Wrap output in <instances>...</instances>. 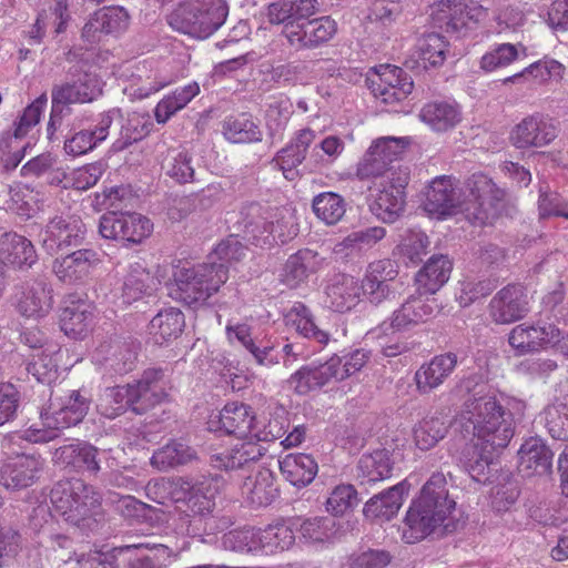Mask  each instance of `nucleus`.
<instances>
[{
  "label": "nucleus",
  "instance_id": "nucleus-1",
  "mask_svg": "<svg viewBox=\"0 0 568 568\" xmlns=\"http://www.w3.org/2000/svg\"><path fill=\"white\" fill-rule=\"evenodd\" d=\"M462 418L471 425L476 447L505 448L515 434L511 414L494 396L468 399Z\"/></svg>",
  "mask_w": 568,
  "mask_h": 568
},
{
  "label": "nucleus",
  "instance_id": "nucleus-2",
  "mask_svg": "<svg viewBox=\"0 0 568 568\" xmlns=\"http://www.w3.org/2000/svg\"><path fill=\"white\" fill-rule=\"evenodd\" d=\"M90 400L80 390L53 399L41 412L42 427L31 426L23 430L21 438L31 443H47L58 437L59 432L78 425L88 414Z\"/></svg>",
  "mask_w": 568,
  "mask_h": 568
},
{
  "label": "nucleus",
  "instance_id": "nucleus-3",
  "mask_svg": "<svg viewBox=\"0 0 568 568\" xmlns=\"http://www.w3.org/2000/svg\"><path fill=\"white\" fill-rule=\"evenodd\" d=\"M229 8L224 0H187L170 16V24L180 32L206 39L225 22Z\"/></svg>",
  "mask_w": 568,
  "mask_h": 568
},
{
  "label": "nucleus",
  "instance_id": "nucleus-4",
  "mask_svg": "<svg viewBox=\"0 0 568 568\" xmlns=\"http://www.w3.org/2000/svg\"><path fill=\"white\" fill-rule=\"evenodd\" d=\"M224 264L202 263L183 267L174 274L175 298L186 305H202L227 281Z\"/></svg>",
  "mask_w": 568,
  "mask_h": 568
},
{
  "label": "nucleus",
  "instance_id": "nucleus-5",
  "mask_svg": "<svg viewBox=\"0 0 568 568\" xmlns=\"http://www.w3.org/2000/svg\"><path fill=\"white\" fill-rule=\"evenodd\" d=\"M50 499L55 511L73 525L94 515L101 505L99 491L78 478L58 481Z\"/></svg>",
  "mask_w": 568,
  "mask_h": 568
},
{
  "label": "nucleus",
  "instance_id": "nucleus-6",
  "mask_svg": "<svg viewBox=\"0 0 568 568\" xmlns=\"http://www.w3.org/2000/svg\"><path fill=\"white\" fill-rule=\"evenodd\" d=\"M102 93L100 80L97 75L83 73L73 82H63L52 88L51 114L48 123V133L51 135L61 124L64 115L70 114L71 104L89 103Z\"/></svg>",
  "mask_w": 568,
  "mask_h": 568
},
{
  "label": "nucleus",
  "instance_id": "nucleus-7",
  "mask_svg": "<svg viewBox=\"0 0 568 568\" xmlns=\"http://www.w3.org/2000/svg\"><path fill=\"white\" fill-rule=\"evenodd\" d=\"M409 181L407 169L388 172L383 180L374 182L369 203L371 212L385 223L395 222L405 209V189Z\"/></svg>",
  "mask_w": 568,
  "mask_h": 568
},
{
  "label": "nucleus",
  "instance_id": "nucleus-8",
  "mask_svg": "<svg viewBox=\"0 0 568 568\" xmlns=\"http://www.w3.org/2000/svg\"><path fill=\"white\" fill-rule=\"evenodd\" d=\"M465 185L468 191V200H464V210L476 224L493 223L504 202V190L481 172L471 174Z\"/></svg>",
  "mask_w": 568,
  "mask_h": 568
},
{
  "label": "nucleus",
  "instance_id": "nucleus-9",
  "mask_svg": "<svg viewBox=\"0 0 568 568\" xmlns=\"http://www.w3.org/2000/svg\"><path fill=\"white\" fill-rule=\"evenodd\" d=\"M561 339V329L554 323L524 322L507 334V343L517 357L535 355L555 348Z\"/></svg>",
  "mask_w": 568,
  "mask_h": 568
},
{
  "label": "nucleus",
  "instance_id": "nucleus-10",
  "mask_svg": "<svg viewBox=\"0 0 568 568\" xmlns=\"http://www.w3.org/2000/svg\"><path fill=\"white\" fill-rule=\"evenodd\" d=\"M434 23L446 32H460L487 17V9L476 1L437 0L432 6Z\"/></svg>",
  "mask_w": 568,
  "mask_h": 568
},
{
  "label": "nucleus",
  "instance_id": "nucleus-11",
  "mask_svg": "<svg viewBox=\"0 0 568 568\" xmlns=\"http://www.w3.org/2000/svg\"><path fill=\"white\" fill-rule=\"evenodd\" d=\"M216 493V485L209 479L192 483L179 478L172 481L169 488V495L178 508L186 513V516L194 517H203L213 510Z\"/></svg>",
  "mask_w": 568,
  "mask_h": 568
},
{
  "label": "nucleus",
  "instance_id": "nucleus-12",
  "mask_svg": "<svg viewBox=\"0 0 568 568\" xmlns=\"http://www.w3.org/2000/svg\"><path fill=\"white\" fill-rule=\"evenodd\" d=\"M153 231L151 220L135 212H109L100 217L99 233L102 237L140 244Z\"/></svg>",
  "mask_w": 568,
  "mask_h": 568
},
{
  "label": "nucleus",
  "instance_id": "nucleus-13",
  "mask_svg": "<svg viewBox=\"0 0 568 568\" xmlns=\"http://www.w3.org/2000/svg\"><path fill=\"white\" fill-rule=\"evenodd\" d=\"M559 134L557 123L549 115L532 113L523 118L509 132V142L519 150L541 149Z\"/></svg>",
  "mask_w": 568,
  "mask_h": 568
},
{
  "label": "nucleus",
  "instance_id": "nucleus-14",
  "mask_svg": "<svg viewBox=\"0 0 568 568\" xmlns=\"http://www.w3.org/2000/svg\"><path fill=\"white\" fill-rule=\"evenodd\" d=\"M487 311L490 320L497 325L521 321L530 312L527 288L517 283L504 286L491 297Z\"/></svg>",
  "mask_w": 568,
  "mask_h": 568
},
{
  "label": "nucleus",
  "instance_id": "nucleus-15",
  "mask_svg": "<svg viewBox=\"0 0 568 568\" xmlns=\"http://www.w3.org/2000/svg\"><path fill=\"white\" fill-rule=\"evenodd\" d=\"M424 210L429 216L438 220L464 210V200L458 190V181L452 175L434 178L425 192Z\"/></svg>",
  "mask_w": 568,
  "mask_h": 568
},
{
  "label": "nucleus",
  "instance_id": "nucleus-16",
  "mask_svg": "<svg viewBox=\"0 0 568 568\" xmlns=\"http://www.w3.org/2000/svg\"><path fill=\"white\" fill-rule=\"evenodd\" d=\"M84 235L85 226L81 217L74 214L55 215L39 234L42 247L49 254L79 245L84 240Z\"/></svg>",
  "mask_w": 568,
  "mask_h": 568
},
{
  "label": "nucleus",
  "instance_id": "nucleus-17",
  "mask_svg": "<svg viewBox=\"0 0 568 568\" xmlns=\"http://www.w3.org/2000/svg\"><path fill=\"white\" fill-rule=\"evenodd\" d=\"M371 90L384 104L396 105L413 92L414 82L402 68L385 64L379 65L376 79L371 81Z\"/></svg>",
  "mask_w": 568,
  "mask_h": 568
},
{
  "label": "nucleus",
  "instance_id": "nucleus-18",
  "mask_svg": "<svg viewBox=\"0 0 568 568\" xmlns=\"http://www.w3.org/2000/svg\"><path fill=\"white\" fill-rule=\"evenodd\" d=\"M458 364V356L454 352H446L433 356L423 363L414 374L416 392L424 396L440 388L453 375Z\"/></svg>",
  "mask_w": 568,
  "mask_h": 568
},
{
  "label": "nucleus",
  "instance_id": "nucleus-19",
  "mask_svg": "<svg viewBox=\"0 0 568 568\" xmlns=\"http://www.w3.org/2000/svg\"><path fill=\"white\" fill-rule=\"evenodd\" d=\"M43 464V459L34 454L9 457L1 468V483L8 489L27 488L38 480Z\"/></svg>",
  "mask_w": 568,
  "mask_h": 568
},
{
  "label": "nucleus",
  "instance_id": "nucleus-20",
  "mask_svg": "<svg viewBox=\"0 0 568 568\" xmlns=\"http://www.w3.org/2000/svg\"><path fill=\"white\" fill-rule=\"evenodd\" d=\"M52 304V290L42 278L23 283L16 293V307L24 317H44Z\"/></svg>",
  "mask_w": 568,
  "mask_h": 568
},
{
  "label": "nucleus",
  "instance_id": "nucleus-21",
  "mask_svg": "<svg viewBox=\"0 0 568 568\" xmlns=\"http://www.w3.org/2000/svg\"><path fill=\"white\" fill-rule=\"evenodd\" d=\"M162 369H148L135 384L130 387L131 409L144 414L160 404L166 396Z\"/></svg>",
  "mask_w": 568,
  "mask_h": 568
},
{
  "label": "nucleus",
  "instance_id": "nucleus-22",
  "mask_svg": "<svg viewBox=\"0 0 568 568\" xmlns=\"http://www.w3.org/2000/svg\"><path fill=\"white\" fill-rule=\"evenodd\" d=\"M447 518L445 510H434L415 500L407 510L402 538L406 544H416L429 536Z\"/></svg>",
  "mask_w": 568,
  "mask_h": 568
},
{
  "label": "nucleus",
  "instance_id": "nucleus-23",
  "mask_svg": "<svg viewBox=\"0 0 568 568\" xmlns=\"http://www.w3.org/2000/svg\"><path fill=\"white\" fill-rule=\"evenodd\" d=\"M100 262L95 251L83 248L55 258L52 271L61 282L75 284L85 281Z\"/></svg>",
  "mask_w": 568,
  "mask_h": 568
},
{
  "label": "nucleus",
  "instance_id": "nucleus-24",
  "mask_svg": "<svg viewBox=\"0 0 568 568\" xmlns=\"http://www.w3.org/2000/svg\"><path fill=\"white\" fill-rule=\"evenodd\" d=\"M265 453L263 444L256 443L251 436L241 437L229 450L212 455L211 464L217 469H241L257 463Z\"/></svg>",
  "mask_w": 568,
  "mask_h": 568
},
{
  "label": "nucleus",
  "instance_id": "nucleus-25",
  "mask_svg": "<svg viewBox=\"0 0 568 568\" xmlns=\"http://www.w3.org/2000/svg\"><path fill=\"white\" fill-rule=\"evenodd\" d=\"M120 116V110L112 109L99 115L93 129L81 130L64 142V151L72 156H79L93 150L103 142L113 121Z\"/></svg>",
  "mask_w": 568,
  "mask_h": 568
},
{
  "label": "nucleus",
  "instance_id": "nucleus-26",
  "mask_svg": "<svg viewBox=\"0 0 568 568\" xmlns=\"http://www.w3.org/2000/svg\"><path fill=\"white\" fill-rule=\"evenodd\" d=\"M361 295L358 281L347 274L333 275L325 286V305L335 312H346L353 308Z\"/></svg>",
  "mask_w": 568,
  "mask_h": 568
},
{
  "label": "nucleus",
  "instance_id": "nucleus-27",
  "mask_svg": "<svg viewBox=\"0 0 568 568\" xmlns=\"http://www.w3.org/2000/svg\"><path fill=\"white\" fill-rule=\"evenodd\" d=\"M452 271L453 262L447 255H433L415 275L418 295L436 294L448 282Z\"/></svg>",
  "mask_w": 568,
  "mask_h": 568
},
{
  "label": "nucleus",
  "instance_id": "nucleus-28",
  "mask_svg": "<svg viewBox=\"0 0 568 568\" xmlns=\"http://www.w3.org/2000/svg\"><path fill=\"white\" fill-rule=\"evenodd\" d=\"M314 140V131L301 130L290 144L277 152L273 163L278 166L286 180L294 181L298 176L297 166L305 159Z\"/></svg>",
  "mask_w": 568,
  "mask_h": 568
},
{
  "label": "nucleus",
  "instance_id": "nucleus-29",
  "mask_svg": "<svg viewBox=\"0 0 568 568\" xmlns=\"http://www.w3.org/2000/svg\"><path fill=\"white\" fill-rule=\"evenodd\" d=\"M410 490V484L405 479L388 490L372 497L364 506L367 518L389 520L397 515L405 497Z\"/></svg>",
  "mask_w": 568,
  "mask_h": 568
},
{
  "label": "nucleus",
  "instance_id": "nucleus-30",
  "mask_svg": "<svg viewBox=\"0 0 568 568\" xmlns=\"http://www.w3.org/2000/svg\"><path fill=\"white\" fill-rule=\"evenodd\" d=\"M519 469L527 476L546 475L551 470L554 454L539 437L526 439L520 449Z\"/></svg>",
  "mask_w": 568,
  "mask_h": 568
},
{
  "label": "nucleus",
  "instance_id": "nucleus-31",
  "mask_svg": "<svg viewBox=\"0 0 568 568\" xmlns=\"http://www.w3.org/2000/svg\"><path fill=\"white\" fill-rule=\"evenodd\" d=\"M397 275V265L392 260L372 262L363 278L362 290L371 295L372 302L379 303L390 293L387 282L395 280Z\"/></svg>",
  "mask_w": 568,
  "mask_h": 568
},
{
  "label": "nucleus",
  "instance_id": "nucleus-32",
  "mask_svg": "<svg viewBox=\"0 0 568 568\" xmlns=\"http://www.w3.org/2000/svg\"><path fill=\"white\" fill-rule=\"evenodd\" d=\"M0 257L14 268H30L38 260L34 246L27 237L17 233L0 236Z\"/></svg>",
  "mask_w": 568,
  "mask_h": 568
},
{
  "label": "nucleus",
  "instance_id": "nucleus-33",
  "mask_svg": "<svg viewBox=\"0 0 568 568\" xmlns=\"http://www.w3.org/2000/svg\"><path fill=\"white\" fill-rule=\"evenodd\" d=\"M54 463L87 470L97 475L101 467L98 459V449L87 443H73L57 448L53 453Z\"/></svg>",
  "mask_w": 568,
  "mask_h": 568
},
{
  "label": "nucleus",
  "instance_id": "nucleus-34",
  "mask_svg": "<svg viewBox=\"0 0 568 568\" xmlns=\"http://www.w3.org/2000/svg\"><path fill=\"white\" fill-rule=\"evenodd\" d=\"M527 57V48L523 43H495L480 57L478 65L484 73L505 70L515 62Z\"/></svg>",
  "mask_w": 568,
  "mask_h": 568
},
{
  "label": "nucleus",
  "instance_id": "nucleus-35",
  "mask_svg": "<svg viewBox=\"0 0 568 568\" xmlns=\"http://www.w3.org/2000/svg\"><path fill=\"white\" fill-rule=\"evenodd\" d=\"M434 311L435 305L430 304L428 300H424L419 295L410 296L393 313L389 325L394 331L400 332L426 322L433 316Z\"/></svg>",
  "mask_w": 568,
  "mask_h": 568
},
{
  "label": "nucleus",
  "instance_id": "nucleus-36",
  "mask_svg": "<svg viewBox=\"0 0 568 568\" xmlns=\"http://www.w3.org/2000/svg\"><path fill=\"white\" fill-rule=\"evenodd\" d=\"M419 119L432 130L445 132L455 128L460 122L462 113L456 103L433 101L422 108Z\"/></svg>",
  "mask_w": 568,
  "mask_h": 568
},
{
  "label": "nucleus",
  "instance_id": "nucleus-37",
  "mask_svg": "<svg viewBox=\"0 0 568 568\" xmlns=\"http://www.w3.org/2000/svg\"><path fill=\"white\" fill-rule=\"evenodd\" d=\"M254 414L252 408L243 403H229L220 412L219 423L227 434L236 435L239 438L251 436L254 426Z\"/></svg>",
  "mask_w": 568,
  "mask_h": 568
},
{
  "label": "nucleus",
  "instance_id": "nucleus-38",
  "mask_svg": "<svg viewBox=\"0 0 568 568\" xmlns=\"http://www.w3.org/2000/svg\"><path fill=\"white\" fill-rule=\"evenodd\" d=\"M243 497L254 506L270 505L277 497L273 474L261 469L254 476L245 478L241 486Z\"/></svg>",
  "mask_w": 568,
  "mask_h": 568
},
{
  "label": "nucleus",
  "instance_id": "nucleus-39",
  "mask_svg": "<svg viewBox=\"0 0 568 568\" xmlns=\"http://www.w3.org/2000/svg\"><path fill=\"white\" fill-rule=\"evenodd\" d=\"M282 475L293 486L303 487L313 481L317 474L316 460L307 454H290L280 460Z\"/></svg>",
  "mask_w": 568,
  "mask_h": 568
},
{
  "label": "nucleus",
  "instance_id": "nucleus-40",
  "mask_svg": "<svg viewBox=\"0 0 568 568\" xmlns=\"http://www.w3.org/2000/svg\"><path fill=\"white\" fill-rule=\"evenodd\" d=\"M416 501L434 510H445L446 517H449L456 507V501L448 496L447 480L443 473H434L429 477Z\"/></svg>",
  "mask_w": 568,
  "mask_h": 568
},
{
  "label": "nucleus",
  "instance_id": "nucleus-41",
  "mask_svg": "<svg viewBox=\"0 0 568 568\" xmlns=\"http://www.w3.org/2000/svg\"><path fill=\"white\" fill-rule=\"evenodd\" d=\"M317 263L316 252L310 248L301 250L287 258L281 271L280 280L290 288L297 287L306 280L308 273L315 270Z\"/></svg>",
  "mask_w": 568,
  "mask_h": 568
},
{
  "label": "nucleus",
  "instance_id": "nucleus-42",
  "mask_svg": "<svg viewBox=\"0 0 568 568\" xmlns=\"http://www.w3.org/2000/svg\"><path fill=\"white\" fill-rule=\"evenodd\" d=\"M93 323L91 306L85 302H72L60 315L61 329L73 338H82Z\"/></svg>",
  "mask_w": 568,
  "mask_h": 568
},
{
  "label": "nucleus",
  "instance_id": "nucleus-43",
  "mask_svg": "<svg viewBox=\"0 0 568 568\" xmlns=\"http://www.w3.org/2000/svg\"><path fill=\"white\" fill-rule=\"evenodd\" d=\"M226 335L230 343L237 342L241 344L258 365L272 366L278 363V357L273 355L274 348L272 346L260 347L255 344L251 327L247 324L227 325Z\"/></svg>",
  "mask_w": 568,
  "mask_h": 568
},
{
  "label": "nucleus",
  "instance_id": "nucleus-44",
  "mask_svg": "<svg viewBox=\"0 0 568 568\" xmlns=\"http://www.w3.org/2000/svg\"><path fill=\"white\" fill-rule=\"evenodd\" d=\"M184 315L175 308L160 311L150 322L149 331L156 344H163L176 338L184 327Z\"/></svg>",
  "mask_w": 568,
  "mask_h": 568
},
{
  "label": "nucleus",
  "instance_id": "nucleus-45",
  "mask_svg": "<svg viewBox=\"0 0 568 568\" xmlns=\"http://www.w3.org/2000/svg\"><path fill=\"white\" fill-rule=\"evenodd\" d=\"M222 131L232 143H252L262 140V132L252 116L246 113L230 115L222 122Z\"/></svg>",
  "mask_w": 568,
  "mask_h": 568
},
{
  "label": "nucleus",
  "instance_id": "nucleus-46",
  "mask_svg": "<svg viewBox=\"0 0 568 568\" xmlns=\"http://www.w3.org/2000/svg\"><path fill=\"white\" fill-rule=\"evenodd\" d=\"M154 285V277L141 263L130 264L123 280V298L126 303L136 301L142 295L149 294Z\"/></svg>",
  "mask_w": 568,
  "mask_h": 568
},
{
  "label": "nucleus",
  "instance_id": "nucleus-47",
  "mask_svg": "<svg viewBox=\"0 0 568 568\" xmlns=\"http://www.w3.org/2000/svg\"><path fill=\"white\" fill-rule=\"evenodd\" d=\"M200 93L196 82L175 89L164 97L155 106L154 115L158 123H165L178 111L182 110L193 98Z\"/></svg>",
  "mask_w": 568,
  "mask_h": 568
},
{
  "label": "nucleus",
  "instance_id": "nucleus-48",
  "mask_svg": "<svg viewBox=\"0 0 568 568\" xmlns=\"http://www.w3.org/2000/svg\"><path fill=\"white\" fill-rule=\"evenodd\" d=\"M393 464L389 452L378 449L363 455L358 462V476L367 483H377L390 477Z\"/></svg>",
  "mask_w": 568,
  "mask_h": 568
},
{
  "label": "nucleus",
  "instance_id": "nucleus-49",
  "mask_svg": "<svg viewBox=\"0 0 568 568\" xmlns=\"http://www.w3.org/2000/svg\"><path fill=\"white\" fill-rule=\"evenodd\" d=\"M195 457V452L190 446L171 442L153 453L151 464L160 470H168L190 463Z\"/></svg>",
  "mask_w": 568,
  "mask_h": 568
},
{
  "label": "nucleus",
  "instance_id": "nucleus-50",
  "mask_svg": "<svg viewBox=\"0 0 568 568\" xmlns=\"http://www.w3.org/2000/svg\"><path fill=\"white\" fill-rule=\"evenodd\" d=\"M448 430V423L444 416H428L414 429L416 446L422 450H428L442 440Z\"/></svg>",
  "mask_w": 568,
  "mask_h": 568
},
{
  "label": "nucleus",
  "instance_id": "nucleus-51",
  "mask_svg": "<svg viewBox=\"0 0 568 568\" xmlns=\"http://www.w3.org/2000/svg\"><path fill=\"white\" fill-rule=\"evenodd\" d=\"M257 530L260 549L266 555L288 549L295 539L293 530L285 524L270 525Z\"/></svg>",
  "mask_w": 568,
  "mask_h": 568
},
{
  "label": "nucleus",
  "instance_id": "nucleus-52",
  "mask_svg": "<svg viewBox=\"0 0 568 568\" xmlns=\"http://www.w3.org/2000/svg\"><path fill=\"white\" fill-rule=\"evenodd\" d=\"M60 347L58 344H48L37 354V358L29 365V372L40 383H51L57 378Z\"/></svg>",
  "mask_w": 568,
  "mask_h": 568
},
{
  "label": "nucleus",
  "instance_id": "nucleus-53",
  "mask_svg": "<svg viewBox=\"0 0 568 568\" xmlns=\"http://www.w3.org/2000/svg\"><path fill=\"white\" fill-rule=\"evenodd\" d=\"M128 408H131L130 387L128 385L105 388L98 404L100 414L111 419L121 415Z\"/></svg>",
  "mask_w": 568,
  "mask_h": 568
},
{
  "label": "nucleus",
  "instance_id": "nucleus-54",
  "mask_svg": "<svg viewBox=\"0 0 568 568\" xmlns=\"http://www.w3.org/2000/svg\"><path fill=\"white\" fill-rule=\"evenodd\" d=\"M495 450L487 446L476 447V443H474L464 453L466 470L475 481L485 483L488 479L489 465L493 462Z\"/></svg>",
  "mask_w": 568,
  "mask_h": 568
},
{
  "label": "nucleus",
  "instance_id": "nucleus-55",
  "mask_svg": "<svg viewBox=\"0 0 568 568\" xmlns=\"http://www.w3.org/2000/svg\"><path fill=\"white\" fill-rule=\"evenodd\" d=\"M418 55L425 68L442 65L446 59L448 43L442 34L428 33L418 41Z\"/></svg>",
  "mask_w": 568,
  "mask_h": 568
},
{
  "label": "nucleus",
  "instance_id": "nucleus-56",
  "mask_svg": "<svg viewBox=\"0 0 568 568\" xmlns=\"http://www.w3.org/2000/svg\"><path fill=\"white\" fill-rule=\"evenodd\" d=\"M162 168L165 174L179 183L192 182L194 168L191 155L181 150H171L163 160Z\"/></svg>",
  "mask_w": 568,
  "mask_h": 568
},
{
  "label": "nucleus",
  "instance_id": "nucleus-57",
  "mask_svg": "<svg viewBox=\"0 0 568 568\" xmlns=\"http://www.w3.org/2000/svg\"><path fill=\"white\" fill-rule=\"evenodd\" d=\"M358 494L353 485H338L325 501L326 511L334 517H343L357 506Z\"/></svg>",
  "mask_w": 568,
  "mask_h": 568
},
{
  "label": "nucleus",
  "instance_id": "nucleus-58",
  "mask_svg": "<svg viewBox=\"0 0 568 568\" xmlns=\"http://www.w3.org/2000/svg\"><path fill=\"white\" fill-rule=\"evenodd\" d=\"M429 244V239L424 232L407 230L402 235L396 248L400 257L407 258L412 263H417L427 254Z\"/></svg>",
  "mask_w": 568,
  "mask_h": 568
},
{
  "label": "nucleus",
  "instance_id": "nucleus-59",
  "mask_svg": "<svg viewBox=\"0 0 568 568\" xmlns=\"http://www.w3.org/2000/svg\"><path fill=\"white\" fill-rule=\"evenodd\" d=\"M545 423L552 438L568 440V395L545 409Z\"/></svg>",
  "mask_w": 568,
  "mask_h": 568
},
{
  "label": "nucleus",
  "instance_id": "nucleus-60",
  "mask_svg": "<svg viewBox=\"0 0 568 568\" xmlns=\"http://www.w3.org/2000/svg\"><path fill=\"white\" fill-rule=\"evenodd\" d=\"M397 169L403 168L389 165L369 148L357 164L356 175L361 180L374 179V182H377L388 175V172Z\"/></svg>",
  "mask_w": 568,
  "mask_h": 568
},
{
  "label": "nucleus",
  "instance_id": "nucleus-61",
  "mask_svg": "<svg viewBox=\"0 0 568 568\" xmlns=\"http://www.w3.org/2000/svg\"><path fill=\"white\" fill-rule=\"evenodd\" d=\"M523 73L531 77L537 84H546L551 79L561 80L565 74V67L559 61L544 57L523 69Z\"/></svg>",
  "mask_w": 568,
  "mask_h": 568
},
{
  "label": "nucleus",
  "instance_id": "nucleus-62",
  "mask_svg": "<svg viewBox=\"0 0 568 568\" xmlns=\"http://www.w3.org/2000/svg\"><path fill=\"white\" fill-rule=\"evenodd\" d=\"M257 529L232 530L223 536V546L235 552L261 551Z\"/></svg>",
  "mask_w": 568,
  "mask_h": 568
},
{
  "label": "nucleus",
  "instance_id": "nucleus-63",
  "mask_svg": "<svg viewBox=\"0 0 568 568\" xmlns=\"http://www.w3.org/2000/svg\"><path fill=\"white\" fill-rule=\"evenodd\" d=\"M246 248L235 235L221 241L209 256L207 263L227 264L237 262L245 256ZM229 271V268H226Z\"/></svg>",
  "mask_w": 568,
  "mask_h": 568
},
{
  "label": "nucleus",
  "instance_id": "nucleus-64",
  "mask_svg": "<svg viewBox=\"0 0 568 568\" xmlns=\"http://www.w3.org/2000/svg\"><path fill=\"white\" fill-rule=\"evenodd\" d=\"M393 560L388 550L368 548L349 555L348 568H386Z\"/></svg>",
  "mask_w": 568,
  "mask_h": 568
}]
</instances>
